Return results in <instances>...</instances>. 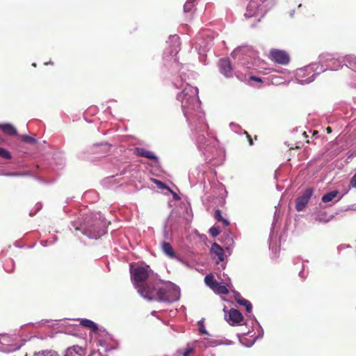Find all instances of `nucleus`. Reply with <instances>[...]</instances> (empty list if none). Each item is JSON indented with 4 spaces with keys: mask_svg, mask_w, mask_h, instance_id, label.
<instances>
[{
    "mask_svg": "<svg viewBox=\"0 0 356 356\" xmlns=\"http://www.w3.org/2000/svg\"><path fill=\"white\" fill-rule=\"evenodd\" d=\"M169 49H165L164 58L172 60L174 70L178 74L173 75L172 83L177 89L176 99L180 102L184 115L191 130V138L196 144L198 149L206 156L208 162H211L216 156L222 154L218 145V141L205 121L204 113L200 108L198 89L192 86L187 81L193 72L187 67L180 65L175 56L180 50L179 38L177 35H170L167 41Z\"/></svg>",
    "mask_w": 356,
    "mask_h": 356,
    "instance_id": "nucleus-1",
    "label": "nucleus"
},
{
    "mask_svg": "<svg viewBox=\"0 0 356 356\" xmlns=\"http://www.w3.org/2000/svg\"><path fill=\"white\" fill-rule=\"evenodd\" d=\"M81 216L71 221L75 235H77V232H80L89 238L97 239L106 233L108 222L101 212L83 213Z\"/></svg>",
    "mask_w": 356,
    "mask_h": 356,
    "instance_id": "nucleus-2",
    "label": "nucleus"
},
{
    "mask_svg": "<svg viewBox=\"0 0 356 356\" xmlns=\"http://www.w3.org/2000/svg\"><path fill=\"white\" fill-rule=\"evenodd\" d=\"M131 278L135 288L139 294L148 300L154 299V290L156 286H153L157 277L154 275L149 266H138L131 269Z\"/></svg>",
    "mask_w": 356,
    "mask_h": 356,
    "instance_id": "nucleus-3",
    "label": "nucleus"
},
{
    "mask_svg": "<svg viewBox=\"0 0 356 356\" xmlns=\"http://www.w3.org/2000/svg\"><path fill=\"white\" fill-rule=\"evenodd\" d=\"M153 286H156V289L154 290V299L152 300L172 303L179 299L180 289L171 282L158 280L153 284Z\"/></svg>",
    "mask_w": 356,
    "mask_h": 356,
    "instance_id": "nucleus-4",
    "label": "nucleus"
},
{
    "mask_svg": "<svg viewBox=\"0 0 356 356\" xmlns=\"http://www.w3.org/2000/svg\"><path fill=\"white\" fill-rule=\"evenodd\" d=\"M232 57L246 69H254L261 62L257 53L249 46L235 49L232 53Z\"/></svg>",
    "mask_w": 356,
    "mask_h": 356,
    "instance_id": "nucleus-5",
    "label": "nucleus"
},
{
    "mask_svg": "<svg viewBox=\"0 0 356 356\" xmlns=\"http://www.w3.org/2000/svg\"><path fill=\"white\" fill-rule=\"evenodd\" d=\"M275 4V0H250L244 17L248 19L253 17L258 22Z\"/></svg>",
    "mask_w": 356,
    "mask_h": 356,
    "instance_id": "nucleus-6",
    "label": "nucleus"
},
{
    "mask_svg": "<svg viewBox=\"0 0 356 356\" xmlns=\"http://www.w3.org/2000/svg\"><path fill=\"white\" fill-rule=\"evenodd\" d=\"M345 56H341L338 54L323 53L319 56V61L316 63L318 65L320 72L323 73L326 70H338L343 65H346L347 62Z\"/></svg>",
    "mask_w": 356,
    "mask_h": 356,
    "instance_id": "nucleus-7",
    "label": "nucleus"
},
{
    "mask_svg": "<svg viewBox=\"0 0 356 356\" xmlns=\"http://www.w3.org/2000/svg\"><path fill=\"white\" fill-rule=\"evenodd\" d=\"M316 63H311L303 67L297 69L295 79L299 84L304 85L312 83L316 77L321 74Z\"/></svg>",
    "mask_w": 356,
    "mask_h": 356,
    "instance_id": "nucleus-8",
    "label": "nucleus"
},
{
    "mask_svg": "<svg viewBox=\"0 0 356 356\" xmlns=\"http://www.w3.org/2000/svg\"><path fill=\"white\" fill-rule=\"evenodd\" d=\"M24 341L7 334H0V351L10 353L16 351L24 345Z\"/></svg>",
    "mask_w": 356,
    "mask_h": 356,
    "instance_id": "nucleus-9",
    "label": "nucleus"
},
{
    "mask_svg": "<svg viewBox=\"0 0 356 356\" xmlns=\"http://www.w3.org/2000/svg\"><path fill=\"white\" fill-rule=\"evenodd\" d=\"M210 252L212 259L218 266V268L224 270L226 266V262L225 261V257L224 249L218 243H213L211 245Z\"/></svg>",
    "mask_w": 356,
    "mask_h": 356,
    "instance_id": "nucleus-10",
    "label": "nucleus"
},
{
    "mask_svg": "<svg viewBox=\"0 0 356 356\" xmlns=\"http://www.w3.org/2000/svg\"><path fill=\"white\" fill-rule=\"evenodd\" d=\"M94 336L97 337V344L102 347L104 351L112 349V337L104 327H101Z\"/></svg>",
    "mask_w": 356,
    "mask_h": 356,
    "instance_id": "nucleus-11",
    "label": "nucleus"
},
{
    "mask_svg": "<svg viewBox=\"0 0 356 356\" xmlns=\"http://www.w3.org/2000/svg\"><path fill=\"white\" fill-rule=\"evenodd\" d=\"M207 168V165H201L191 170L188 178L191 184H195L196 183L205 182L204 173Z\"/></svg>",
    "mask_w": 356,
    "mask_h": 356,
    "instance_id": "nucleus-12",
    "label": "nucleus"
},
{
    "mask_svg": "<svg viewBox=\"0 0 356 356\" xmlns=\"http://www.w3.org/2000/svg\"><path fill=\"white\" fill-rule=\"evenodd\" d=\"M222 275L224 278H220L222 282H216L212 289L217 294H227L229 292L228 289L232 286L230 278L225 273H223Z\"/></svg>",
    "mask_w": 356,
    "mask_h": 356,
    "instance_id": "nucleus-13",
    "label": "nucleus"
},
{
    "mask_svg": "<svg viewBox=\"0 0 356 356\" xmlns=\"http://www.w3.org/2000/svg\"><path fill=\"white\" fill-rule=\"evenodd\" d=\"M270 56L274 62L279 64L286 65L289 62V55L283 50L272 49L270 51Z\"/></svg>",
    "mask_w": 356,
    "mask_h": 356,
    "instance_id": "nucleus-14",
    "label": "nucleus"
},
{
    "mask_svg": "<svg viewBox=\"0 0 356 356\" xmlns=\"http://www.w3.org/2000/svg\"><path fill=\"white\" fill-rule=\"evenodd\" d=\"M313 194V190L311 188H307L303 193L297 198L296 203V209L298 211H302L308 204Z\"/></svg>",
    "mask_w": 356,
    "mask_h": 356,
    "instance_id": "nucleus-15",
    "label": "nucleus"
},
{
    "mask_svg": "<svg viewBox=\"0 0 356 356\" xmlns=\"http://www.w3.org/2000/svg\"><path fill=\"white\" fill-rule=\"evenodd\" d=\"M225 319L230 325L237 326L241 325L243 320V316L238 309H231L228 312V315H225Z\"/></svg>",
    "mask_w": 356,
    "mask_h": 356,
    "instance_id": "nucleus-16",
    "label": "nucleus"
},
{
    "mask_svg": "<svg viewBox=\"0 0 356 356\" xmlns=\"http://www.w3.org/2000/svg\"><path fill=\"white\" fill-rule=\"evenodd\" d=\"M219 70L225 77H232L234 74V70L232 67L228 58H221L218 63Z\"/></svg>",
    "mask_w": 356,
    "mask_h": 356,
    "instance_id": "nucleus-17",
    "label": "nucleus"
},
{
    "mask_svg": "<svg viewBox=\"0 0 356 356\" xmlns=\"http://www.w3.org/2000/svg\"><path fill=\"white\" fill-rule=\"evenodd\" d=\"M195 343L200 344L201 347L204 348L216 347L222 343L219 340L211 338L210 334L209 336H207L206 337L197 340Z\"/></svg>",
    "mask_w": 356,
    "mask_h": 356,
    "instance_id": "nucleus-18",
    "label": "nucleus"
},
{
    "mask_svg": "<svg viewBox=\"0 0 356 356\" xmlns=\"http://www.w3.org/2000/svg\"><path fill=\"white\" fill-rule=\"evenodd\" d=\"M134 152L138 156L144 157L154 161L155 162H157L159 160L158 157L153 152L147 150L143 147H135Z\"/></svg>",
    "mask_w": 356,
    "mask_h": 356,
    "instance_id": "nucleus-19",
    "label": "nucleus"
},
{
    "mask_svg": "<svg viewBox=\"0 0 356 356\" xmlns=\"http://www.w3.org/2000/svg\"><path fill=\"white\" fill-rule=\"evenodd\" d=\"M65 356H86L85 350L79 346H73L72 347L68 348L66 351ZM90 356H100L99 353H93Z\"/></svg>",
    "mask_w": 356,
    "mask_h": 356,
    "instance_id": "nucleus-20",
    "label": "nucleus"
},
{
    "mask_svg": "<svg viewBox=\"0 0 356 356\" xmlns=\"http://www.w3.org/2000/svg\"><path fill=\"white\" fill-rule=\"evenodd\" d=\"M161 248L163 252L170 259H176L177 255L172 245L168 241H163L161 243Z\"/></svg>",
    "mask_w": 356,
    "mask_h": 356,
    "instance_id": "nucleus-21",
    "label": "nucleus"
},
{
    "mask_svg": "<svg viewBox=\"0 0 356 356\" xmlns=\"http://www.w3.org/2000/svg\"><path fill=\"white\" fill-rule=\"evenodd\" d=\"M222 237L223 238L222 242L223 243L225 250L230 253L234 245V241L232 235L231 234H225L222 236Z\"/></svg>",
    "mask_w": 356,
    "mask_h": 356,
    "instance_id": "nucleus-22",
    "label": "nucleus"
},
{
    "mask_svg": "<svg viewBox=\"0 0 356 356\" xmlns=\"http://www.w3.org/2000/svg\"><path fill=\"white\" fill-rule=\"evenodd\" d=\"M80 323L83 327L90 328L92 335H95L100 328L95 322L86 318L82 319Z\"/></svg>",
    "mask_w": 356,
    "mask_h": 356,
    "instance_id": "nucleus-23",
    "label": "nucleus"
},
{
    "mask_svg": "<svg viewBox=\"0 0 356 356\" xmlns=\"http://www.w3.org/2000/svg\"><path fill=\"white\" fill-rule=\"evenodd\" d=\"M111 145L108 143L95 144L92 147V153H104L110 149Z\"/></svg>",
    "mask_w": 356,
    "mask_h": 356,
    "instance_id": "nucleus-24",
    "label": "nucleus"
},
{
    "mask_svg": "<svg viewBox=\"0 0 356 356\" xmlns=\"http://www.w3.org/2000/svg\"><path fill=\"white\" fill-rule=\"evenodd\" d=\"M0 129L2 130L3 133L9 136L17 135V129L11 124H0Z\"/></svg>",
    "mask_w": 356,
    "mask_h": 356,
    "instance_id": "nucleus-25",
    "label": "nucleus"
},
{
    "mask_svg": "<svg viewBox=\"0 0 356 356\" xmlns=\"http://www.w3.org/2000/svg\"><path fill=\"white\" fill-rule=\"evenodd\" d=\"M333 218V216H327L325 212H319L316 215L314 219L317 222L327 223L332 220Z\"/></svg>",
    "mask_w": 356,
    "mask_h": 356,
    "instance_id": "nucleus-26",
    "label": "nucleus"
},
{
    "mask_svg": "<svg viewBox=\"0 0 356 356\" xmlns=\"http://www.w3.org/2000/svg\"><path fill=\"white\" fill-rule=\"evenodd\" d=\"M345 60L347 62L346 66L356 73V57L353 55H347Z\"/></svg>",
    "mask_w": 356,
    "mask_h": 356,
    "instance_id": "nucleus-27",
    "label": "nucleus"
},
{
    "mask_svg": "<svg viewBox=\"0 0 356 356\" xmlns=\"http://www.w3.org/2000/svg\"><path fill=\"white\" fill-rule=\"evenodd\" d=\"M337 191H332L329 193H327L326 194L323 195L321 201L325 203L331 202L334 197H337Z\"/></svg>",
    "mask_w": 356,
    "mask_h": 356,
    "instance_id": "nucleus-28",
    "label": "nucleus"
},
{
    "mask_svg": "<svg viewBox=\"0 0 356 356\" xmlns=\"http://www.w3.org/2000/svg\"><path fill=\"white\" fill-rule=\"evenodd\" d=\"M210 45L209 42H207L205 44H203V42L200 38H198L197 40L195 42V47L196 49H198L199 51H202V52H204L207 51V49L209 48V46Z\"/></svg>",
    "mask_w": 356,
    "mask_h": 356,
    "instance_id": "nucleus-29",
    "label": "nucleus"
},
{
    "mask_svg": "<svg viewBox=\"0 0 356 356\" xmlns=\"http://www.w3.org/2000/svg\"><path fill=\"white\" fill-rule=\"evenodd\" d=\"M214 218L218 221H221L224 223L225 226H228L229 225V222L228 220L224 218L222 216V213L220 209H216L214 212Z\"/></svg>",
    "mask_w": 356,
    "mask_h": 356,
    "instance_id": "nucleus-30",
    "label": "nucleus"
},
{
    "mask_svg": "<svg viewBox=\"0 0 356 356\" xmlns=\"http://www.w3.org/2000/svg\"><path fill=\"white\" fill-rule=\"evenodd\" d=\"M33 356H58V353L52 350H42L35 353Z\"/></svg>",
    "mask_w": 356,
    "mask_h": 356,
    "instance_id": "nucleus-31",
    "label": "nucleus"
},
{
    "mask_svg": "<svg viewBox=\"0 0 356 356\" xmlns=\"http://www.w3.org/2000/svg\"><path fill=\"white\" fill-rule=\"evenodd\" d=\"M204 282L207 286H209L211 289H213V286L218 282L213 278V276L211 274L207 275L204 277Z\"/></svg>",
    "mask_w": 356,
    "mask_h": 356,
    "instance_id": "nucleus-32",
    "label": "nucleus"
},
{
    "mask_svg": "<svg viewBox=\"0 0 356 356\" xmlns=\"http://www.w3.org/2000/svg\"><path fill=\"white\" fill-rule=\"evenodd\" d=\"M0 158L3 159H10L12 158L11 153L6 149L0 147Z\"/></svg>",
    "mask_w": 356,
    "mask_h": 356,
    "instance_id": "nucleus-33",
    "label": "nucleus"
},
{
    "mask_svg": "<svg viewBox=\"0 0 356 356\" xmlns=\"http://www.w3.org/2000/svg\"><path fill=\"white\" fill-rule=\"evenodd\" d=\"M197 325L199 326V332L201 334H205L207 336H209V334L208 333V332L207 331V330L205 328L203 319L200 320L197 322Z\"/></svg>",
    "mask_w": 356,
    "mask_h": 356,
    "instance_id": "nucleus-34",
    "label": "nucleus"
},
{
    "mask_svg": "<svg viewBox=\"0 0 356 356\" xmlns=\"http://www.w3.org/2000/svg\"><path fill=\"white\" fill-rule=\"evenodd\" d=\"M194 1L192 0H187V1L185 3L184 6V12H191L194 6L193 3Z\"/></svg>",
    "mask_w": 356,
    "mask_h": 356,
    "instance_id": "nucleus-35",
    "label": "nucleus"
},
{
    "mask_svg": "<svg viewBox=\"0 0 356 356\" xmlns=\"http://www.w3.org/2000/svg\"><path fill=\"white\" fill-rule=\"evenodd\" d=\"M22 140L27 143L34 144L36 143V139L33 137L27 136V135H22L21 136Z\"/></svg>",
    "mask_w": 356,
    "mask_h": 356,
    "instance_id": "nucleus-36",
    "label": "nucleus"
},
{
    "mask_svg": "<svg viewBox=\"0 0 356 356\" xmlns=\"http://www.w3.org/2000/svg\"><path fill=\"white\" fill-rule=\"evenodd\" d=\"M163 238L165 239L164 241H168V242H169V241H171L172 238V232L170 230H168L166 227H165V229L163 230Z\"/></svg>",
    "mask_w": 356,
    "mask_h": 356,
    "instance_id": "nucleus-37",
    "label": "nucleus"
},
{
    "mask_svg": "<svg viewBox=\"0 0 356 356\" xmlns=\"http://www.w3.org/2000/svg\"><path fill=\"white\" fill-rule=\"evenodd\" d=\"M229 126L235 133L238 134H241L242 132L243 133L244 130H242L239 125L234 124L233 122H231Z\"/></svg>",
    "mask_w": 356,
    "mask_h": 356,
    "instance_id": "nucleus-38",
    "label": "nucleus"
},
{
    "mask_svg": "<svg viewBox=\"0 0 356 356\" xmlns=\"http://www.w3.org/2000/svg\"><path fill=\"white\" fill-rule=\"evenodd\" d=\"M219 233V229L215 226H213L209 229V234L213 237L217 236Z\"/></svg>",
    "mask_w": 356,
    "mask_h": 356,
    "instance_id": "nucleus-39",
    "label": "nucleus"
},
{
    "mask_svg": "<svg viewBox=\"0 0 356 356\" xmlns=\"http://www.w3.org/2000/svg\"><path fill=\"white\" fill-rule=\"evenodd\" d=\"M275 245L274 244L273 241V230H271L269 236V248H273Z\"/></svg>",
    "mask_w": 356,
    "mask_h": 356,
    "instance_id": "nucleus-40",
    "label": "nucleus"
},
{
    "mask_svg": "<svg viewBox=\"0 0 356 356\" xmlns=\"http://www.w3.org/2000/svg\"><path fill=\"white\" fill-rule=\"evenodd\" d=\"M3 175L7 177H21V172H6Z\"/></svg>",
    "mask_w": 356,
    "mask_h": 356,
    "instance_id": "nucleus-41",
    "label": "nucleus"
},
{
    "mask_svg": "<svg viewBox=\"0 0 356 356\" xmlns=\"http://www.w3.org/2000/svg\"><path fill=\"white\" fill-rule=\"evenodd\" d=\"M194 351V348H191V347H188L187 348L184 353H183V356H188V355L191 353H193Z\"/></svg>",
    "mask_w": 356,
    "mask_h": 356,
    "instance_id": "nucleus-42",
    "label": "nucleus"
},
{
    "mask_svg": "<svg viewBox=\"0 0 356 356\" xmlns=\"http://www.w3.org/2000/svg\"><path fill=\"white\" fill-rule=\"evenodd\" d=\"M240 341H241V343L243 346H246V347H250V346H252L254 343V342H255V339H254L251 343H245V341H244V339H240Z\"/></svg>",
    "mask_w": 356,
    "mask_h": 356,
    "instance_id": "nucleus-43",
    "label": "nucleus"
},
{
    "mask_svg": "<svg viewBox=\"0 0 356 356\" xmlns=\"http://www.w3.org/2000/svg\"><path fill=\"white\" fill-rule=\"evenodd\" d=\"M154 183H155V184L159 186V188H165V184H164L162 181H159V180H156V179H155V180H154Z\"/></svg>",
    "mask_w": 356,
    "mask_h": 356,
    "instance_id": "nucleus-44",
    "label": "nucleus"
},
{
    "mask_svg": "<svg viewBox=\"0 0 356 356\" xmlns=\"http://www.w3.org/2000/svg\"><path fill=\"white\" fill-rule=\"evenodd\" d=\"M234 298L236 300V301L238 303L240 302L241 300L243 299L242 296H241V294L238 292H234Z\"/></svg>",
    "mask_w": 356,
    "mask_h": 356,
    "instance_id": "nucleus-45",
    "label": "nucleus"
},
{
    "mask_svg": "<svg viewBox=\"0 0 356 356\" xmlns=\"http://www.w3.org/2000/svg\"><path fill=\"white\" fill-rule=\"evenodd\" d=\"M245 307L246 312L248 313H251L252 309V304H251V302L250 301L248 302V303Z\"/></svg>",
    "mask_w": 356,
    "mask_h": 356,
    "instance_id": "nucleus-46",
    "label": "nucleus"
},
{
    "mask_svg": "<svg viewBox=\"0 0 356 356\" xmlns=\"http://www.w3.org/2000/svg\"><path fill=\"white\" fill-rule=\"evenodd\" d=\"M243 134L247 136L250 145H252L253 141H252V139L251 138L250 136L248 134V132L246 131H243Z\"/></svg>",
    "mask_w": 356,
    "mask_h": 356,
    "instance_id": "nucleus-47",
    "label": "nucleus"
},
{
    "mask_svg": "<svg viewBox=\"0 0 356 356\" xmlns=\"http://www.w3.org/2000/svg\"><path fill=\"white\" fill-rule=\"evenodd\" d=\"M248 302H249V300L243 298L242 300H240L238 304L241 305L246 306V305L248 303Z\"/></svg>",
    "mask_w": 356,
    "mask_h": 356,
    "instance_id": "nucleus-48",
    "label": "nucleus"
},
{
    "mask_svg": "<svg viewBox=\"0 0 356 356\" xmlns=\"http://www.w3.org/2000/svg\"><path fill=\"white\" fill-rule=\"evenodd\" d=\"M350 184L354 186L356 184V173L353 175V177L350 179Z\"/></svg>",
    "mask_w": 356,
    "mask_h": 356,
    "instance_id": "nucleus-49",
    "label": "nucleus"
},
{
    "mask_svg": "<svg viewBox=\"0 0 356 356\" xmlns=\"http://www.w3.org/2000/svg\"><path fill=\"white\" fill-rule=\"evenodd\" d=\"M31 176V173L30 172H21V177H29Z\"/></svg>",
    "mask_w": 356,
    "mask_h": 356,
    "instance_id": "nucleus-50",
    "label": "nucleus"
},
{
    "mask_svg": "<svg viewBox=\"0 0 356 356\" xmlns=\"http://www.w3.org/2000/svg\"><path fill=\"white\" fill-rule=\"evenodd\" d=\"M299 276L303 280L306 277L303 270L299 272Z\"/></svg>",
    "mask_w": 356,
    "mask_h": 356,
    "instance_id": "nucleus-51",
    "label": "nucleus"
},
{
    "mask_svg": "<svg viewBox=\"0 0 356 356\" xmlns=\"http://www.w3.org/2000/svg\"><path fill=\"white\" fill-rule=\"evenodd\" d=\"M250 78H251V79H252V80H254V81H257V82H260V81H261V79L260 78H259V77H256V76H251Z\"/></svg>",
    "mask_w": 356,
    "mask_h": 356,
    "instance_id": "nucleus-52",
    "label": "nucleus"
},
{
    "mask_svg": "<svg viewBox=\"0 0 356 356\" xmlns=\"http://www.w3.org/2000/svg\"><path fill=\"white\" fill-rule=\"evenodd\" d=\"M113 181H114V177H110L106 179V181L112 182Z\"/></svg>",
    "mask_w": 356,
    "mask_h": 356,
    "instance_id": "nucleus-53",
    "label": "nucleus"
},
{
    "mask_svg": "<svg viewBox=\"0 0 356 356\" xmlns=\"http://www.w3.org/2000/svg\"><path fill=\"white\" fill-rule=\"evenodd\" d=\"M41 208H42L41 204L40 203H38L37 204V210H36V211H39Z\"/></svg>",
    "mask_w": 356,
    "mask_h": 356,
    "instance_id": "nucleus-54",
    "label": "nucleus"
},
{
    "mask_svg": "<svg viewBox=\"0 0 356 356\" xmlns=\"http://www.w3.org/2000/svg\"><path fill=\"white\" fill-rule=\"evenodd\" d=\"M326 131H327V132L329 134V133H331L332 129H331V128H330V127H327L326 128Z\"/></svg>",
    "mask_w": 356,
    "mask_h": 356,
    "instance_id": "nucleus-55",
    "label": "nucleus"
},
{
    "mask_svg": "<svg viewBox=\"0 0 356 356\" xmlns=\"http://www.w3.org/2000/svg\"><path fill=\"white\" fill-rule=\"evenodd\" d=\"M173 197L176 200H179V197H178V195L177 194H174Z\"/></svg>",
    "mask_w": 356,
    "mask_h": 356,
    "instance_id": "nucleus-56",
    "label": "nucleus"
},
{
    "mask_svg": "<svg viewBox=\"0 0 356 356\" xmlns=\"http://www.w3.org/2000/svg\"><path fill=\"white\" fill-rule=\"evenodd\" d=\"M294 12H295L294 10H291V11L290 12V16H291V17H293V15H294Z\"/></svg>",
    "mask_w": 356,
    "mask_h": 356,
    "instance_id": "nucleus-57",
    "label": "nucleus"
},
{
    "mask_svg": "<svg viewBox=\"0 0 356 356\" xmlns=\"http://www.w3.org/2000/svg\"><path fill=\"white\" fill-rule=\"evenodd\" d=\"M90 193L95 194V192H88V193H85V196H86V195H88V194H90Z\"/></svg>",
    "mask_w": 356,
    "mask_h": 356,
    "instance_id": "nucleus-58",
    "label": "nucleus"
},
{
    "mask_svg": "<svg viewBox=\"0 0 356 356\" xmlns=\"http://www.w3.org/2000/svg\"><path fill=\"white\" fill-rule=\"evenodd\" d=\"M343 248V245H339V246L338 247V250H339V251H340Z\"/></svg>",
    "mask_w": 356,
    "mask_h": 356,
    "instance_id": "nucleus-59",
    "label": "nucleus"
},
{
    "mask_svg": "<svg viewBox=\"0 0 356 356\" xmlns=\"http://www.w3.org/2000/svg\"><path fill=\"white\" fill-rule=\"evenodd\" d=\"M35 213H36V211H35V212H34V213L30 212V216H34V215L35 214Z\"/></svg>",
    "mask_w": 356,
    "mask_h": 356,
    "instance_id": "nucleus-60",
    "label": "nucleus"
},
{
    "mask_svg": "<svg viewBox=\"0 0 356 356\" xmlns=\"http://www.w3.org/2000/svg\"><path fill=\"white\" fill-rule=\"evenodd\" d=\"M156 311H153V312H152V313H151V314H152V315L154 316V315H155V314H156Z\"/></svg>",
    "mask_w": 356,
    "mask_h": 356,
    "instance_id": "nucleus-61",
    "label": "nucleus"
},
{
    "mask_svg": "<svg viewBox=\"0 0 356 356\" xmlns=\"http://www.w3.org/2000/svg\"><path fill=\"white\" fill-rule=\"evenodd\" d=\"M250 26H254V23H252V24H250Z\"/></svg>",
    "mask_w": 356,
    "mask_h": 356,
    "instance_id": "nucleus-62",
    "label": "nucleus"
},
{
    "mask_svg": "<svg viewBox=\"0 0 356 356\" xmlns=\"http://www.w3.org/2000/svg\"><path fill=\"white\" fill-rule=\"evenodd\" d=\"M33 66L35 67L36 66L35 63H33Z\"/></svg>",
    "mask_w": 356,
    "mask_h": 356,
    "instance_id": "nucleus-63",
    "label": "nucleus"
},
{
    "mask_svg": "<svg viewBox=\"0 0 356 356\" xmlns=\"http://www.w3.org/2000/svg\"><path fill=\"white\" fill-rule=\"evenodd\" d=\"M353 186V187H355V188H356V184H355V185H354V186Z\"/></svg>",
    "mask_w": 356,
    "mask_h": 356,
    "instance_id": "nucleus-64",
    "label": "nucleus"
}]
</instances>
